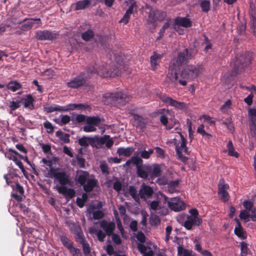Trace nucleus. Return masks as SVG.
I'll return each instance as SVG.
<instances>
[{
  "instance_id": "4",
  "label": "nucleus",
  "mask_w": 256,
  "mask_h": 256,
  "mask_svg": "<svg viewBox=\"0 0 256 256\" xmlns=\"http://www.w3.org/2000/svg\"><path fill=\"white\" fill-rule=\"evenodd\" d=\"M129 100L127 94L122 92H107L104 94L102 102L104 104L116 106L125 105Z\"/></svg>"
},
{
  "instance_id": "43",
  "label": "nucleus",
  "mask_w": 256,
  "mask_h": 256,
  "mask_svg": "<svg viewBox=\"0 0 256 256\" xmlns=\"http://www.w3.org/2000/svg\"><path fill=\"white\" fill-rule=\"evenodd\" d=\"M222 124L225 125L228 130L230 132H233L234 129V125L232 122V118L229 117L227 118L225 120L222 122Z\"/></svg>"
},
{
  "instance_id": "57",
  "label": "nucleus",
  "mask_w": 256,
  "mask_h": 256,
  "mask_svg": "<svg viewBox=\"0 0 256 256\" xmlns=\"http://www.w3.org/2000/svg\"><path fill=\"white\" fill-rule=\"evenodd\" d=\"M72 256H81V253L80 249L72 246L70 250H68Z\"/></svg>"
},
{
  "instance_id": "53",
  "label": "nucleus",
  "mask_w": 256,
  "mask_h": 256,
  "mask_svg": "<svg viewBox=\"0 0 256 256\" xmlns=\"http://www.w3.org/2000/svg\"><path fill=\"white\" fill-rule=\"evenodd\" d=\"M188 212L190 214V216H191V218L196 219L200 218L198 217L199 213L197 209L191 208L189 210Z\"/></svg>"
},
{
  "instance_id": "38",
  "label": "nucleus",
  "mask_w": 256,
  "mask_h": 256,
  "mask_svg": "<svg viewBox=\"0 0 256 256\" xmlns=\"http://www.w3.org/2000/svg\"><path fill=\"white\" fill-rule=\"evenodd\" d=\"M234 233L236 236L241 239L244 240L246 238V233L242 227L235 228L234 230Z\"/></svg>"
},
{
  "instance_id": "50",
  "label": "nucleus",
  "mask_w": 256,
  "mask_h": 256,
  "mask_svg": "<svg viewBox=\"0 0 256 256\" xmlns=\"http://www.w3.org/2000/svg\"><path fill=\"white\" fill-rule=\"evenodd\" d=\"M44 126L46 129V132L48 134H52L54 131V127L52 124L48 120H46L44 123Z\"/></svg>"
},
{
  "instance_id": "35",
  "label": "nucleus",
  "mask_w": 256,
  "mask_h": 256,
  "mask_svg": "<svg viewBox=\"0 0 256 256\" xmlns=\"http://www.w3.org/2000/svg\"><path fill=\"white\" fill-rule=\"evenodd\" d=\"M60 240L63 246L68 250L73 246L72 242L65 235L60 236Z\"/></svg>"
},
{
  "instance_id": "26",
  "label": "nucleus",
  "mask_w": 256,
  "mask_h": 256,
  "mask_svg": "<svg viewBox=\"0 0 256 256\" xmlns=\"http://www.w3.org/2000/svg\"><path fill=\"white\" fill-rule=\"evenodd\" d=\"M131 164H132L136 166L138 164H142L143 160L141 158H139L138 155H136L134 154L130 160L126 162L124 164V166H128Z\"/></svg>"
},
{
  "instance_id": "21",
  "label": "nucleus",
  "mask_w": 256,
  "mask_h": 256,
  "mask_svg": "<svg viewBox=\"0 0 256 256\" xmlns=\"http://www.w3.org/2000/svg\"><path fill=\"white\" fill-rule=\"evenodd\" d=\"M98 180L95 178L88 179L85 184L82 185L83 189L86 192H90L93 190L97 186Z\"/></svg>"
},
{
  "instance_id": "13",
  "label": "nucleus",
  "mask_w": 256,
  "mask_h": 256,
  "mask_svg": "<svg viewBox=\"0 0 256 256\" xmlns=\"http://www.w3.org/2000/svg\"><path fill=\"white\" fill-rule=\"evenodd\" d=\"M248 123L250 130L256 136V108H250L248 110Z\"/></svg>"
},
{
  "instance_id": "40",
  "label": "nucleus",
  "mask_w": 256,
  "mask_h": 256,
  "mask_svg": "<svg viewBox=\"0 0 256 256\" xmlns=\"http://www.w3.org/2000/svg\"><path fill=\"white\" fill-rule=\"evenodd\" d=\"M179 184L180 180H178L170 181L167 184L168 190L170 191L171 192H174V188L178 187Z\"/></svg>"
},
{
  "instance_id": "28",
  "label": "nucleus",
  "mask_w": 256,
  "mask_h": 256,
  "mask_svg": "<svg viewBox=\"0 0 256 256\" xmlns=\"http://www.w3.org/2000/svg\"><path fill=\"white\" fill-rule=\"evenodd\" d=\"M133 118L136 122L135 125L136 127L140 128L146 127V124L141 116L138 114H134Z\"/></svg>"
},
{
  "instance_id": "7",
  "label": "nucleus",
  "mask_w": 256,
  "mask_h": 256,
  "mask_svg": "<svg viewBox=\"0 0 256 256\" xmlns=\"http://www.w3.org/2000/svg\"><path fill=\"white\" fill-rule=\"evenodd\" d=\"M160 99L165 104H168L170 106H174L176 108L183 110L186 108V104L184 102H180L168 96L165 94H161L159 95Z\"/></svg>"
},
{
  "instance_id": "32",
  "label": "nucleus",
  "mask_w": 256,
  "mask_h": 256,
  "mask_svg": "<svg viewBox=\"0 0 256 256\" xmlns=\"http://www.w3.org/2000/svg\"><path fill=\"white\" fill-rule=\"evenodd\" d=\"M101 122V118L98 116H87L86 123L93 126H98Z\"/></svg>"
},
{
  "instance_id": "36",
  "label": "nucleus",
  "mask_w": 256,
  "mask_h": 256,
  "mask_svg": "<svg viewBox=\"0 0 256 256\" xmlns=\"http://www.w3.org/2000/svg\"><path fill=\"white\" fill-rule=\"evenodd\" d=\"M90 1L89 0H82L76 2V9L78 10H83L90 5Z\"/></svg>"
},
{
  "instance_id": "6",
  "label": "nucleus",
  "mask_w": 256,
  "mask_h": 256,
  "mask_svg": "<svg viewBox=\"0 0 256 256\" xmlns=\"http://www.w3.org/2000/svg\"><path fill=\"white\" fill-rule=\"evenodd\" d=\"M49 173L51 174L50 177H54L57 180L61 186H66V185H70L71 180L70 176L65 172H56L55 170L51 168L49 171Z\"/></svg>"
},
{
  "instance_id": "14",
  "label": "nucleus",
  "mask_w": 256,
  "mask_h": 256,
  "mask_svg": "<svg viewBox=\"0 0 256 256\" xmlns=\"http://www.w3.org/2000/svg\"><path fill=\"white\" fill-rule=\"evenodd\" d=\"M90 176L89 173L82 170H77L76 172L75 180L81 186L85 184Z\"/></svg>"
},
{
  "instance_id": "52",
  "label": "nucleus",
  "mask_w": 256,
  "mask_h": 256,
  "mask_svg": "<svg viewBox=\"0 0 256 256\" xmlns=\"http://www.w3.org/2000/svg\"><path fill=\"white\" fill-rule=\"evenodd\" d=\"M94 220H100L104 216V212L102 210L94 211L92 214Z\"/></svg>"
},
{
  "instance_id": "48",
  "label": "nucleus",
  "mask_w": 256,
  "mask_h": 256,
  "mask_svg": "<svg viewBox=\"0 0 256 256\" xmlns=\"http://www.w3.org/2000/svg\"><path fill=\"white\" fill-rule=\"evenodd\" d=\"M89 137L83 136L78 139V144L82 146H88L89 145Z\"/></svg>"
},
{
  "instance_id": "18",
  "label": "nucleus",
  "mask_w": 256,
  "mask_h": 256,
  "mask_svg": "<svg viewBox=\"0 0 256 256\" xmlns=\"http://www.w3.org/2000/svg\"><path fill=\"white\" fill-rule=\"evenodd\" d=\"M174 24L184 28H190L192 22L190 18L186 17L177 16L174 20Z\"/></svg>"
},
{
  "instance_id": "55",
  "label": "nucleus",
  "mask_w": 256,
  "mask_h": 256,
  "mask_svg": "<svg viewBox=\"0 0 256 256\" xmlns=\"http://www.w3.org/2000/svg\"><path fill=\"white\" fill-rule=\"evenodd\" d=\"M70 110H74L75 109L77 110H83L85 109L86 106L85 105L82 104H70Z\"/></svg>"
},
{
  "instance_id": "11",
  "label": "nucleus",
  "mask_w": 256,
  "mask_h": 256,
  "mask_svg": "<svg viewBox=\"0 0 256 256\" xmlns=\"http://www.w3.org/2000/svg\"><path fill=\"white\" fill-rule=\"evenodd\" d=\"M243 206L245 210L240 211L239 217L240 219L244 220L245 222L249 221L250 216V212L255 207H254V203L249 200H246L243 202Z\"/></svg>"
},
{
  "instance_id": "25",
  "label": "nucleus",
  "mask_w": 256,
  "mask_h": 256,
  "mask_svg": "<svg viewBox=\"0 0 256 256\" xmlns=\"http://www.w3.org/2000/svg\"><path fill=\"white\" fill-rule=\"evenodd\" d=\"M154 191L152 188L147 186H144L140 190L139 194L141 198H144L145 196L150 197L152 195Z\"/></svg>"
},
{
  "instance_id": "37",
  "label": "nucleus",
  "mask_w": 256,
  "mask_h": 256,
  "mask_svg": "<svg viewBox=\"0 0 256 256\" xmlns=\"http://www.w3.org/2000/svg\"><path fill=\"white\" fill-rule=\"evenodd\" d=\"M60 117H61L60 121L58 120H54V122L60 126L66 125L70 121V117L68 115L61 114Z\"/></svg>"
},
{
  "instance_id": "9",
  "label": "nucleus",
  "mask_w": 256,
  "mask_h": 256,
  "mask_svg": "<svg viewBox=\"0 0 256 256\" xmlns=\"http://www.w3.org/2000/svg\"><path fill=\"white\" fill-rule=\"evenodd\" d=\"M180 137L181 138V142L180 146H176V153L178 157V158L182 162H186L188 160V158L184 156L182 154V152L188 154V148L186 146V140L180 132H178Z\"/></svg>"
},
{
  "instance_id": "60",
  "label": "nucleus",
  "mask_w": 256,
  "mask_h": 256,
  "mask_svg": "<svg viewBox=\"0 0 256 256\" xmlns=\"http://www.w3.org/2000/svg\"><path fill=\"white\" fill-rule=\"evenodd\" d=\"M78 164L80 168H85V162L86 160L84 158H80L78 156H76V157Z\"/></svg>"
},
{
  "instance_id": "34",
  "label": "nucleus",
  "mask_w": 256,
  "mask_h": 256,
  "mask_svg": "<svg viewBox=\"0 0 256 256\" xmlns=\"http://www.w3.org/2000/svg\"><path fill=\"white\" fill-rule=\"evenodd\" d=\"M227 148L228 150V154L232 156H234L238 158L239 156L238 152L235 151L234 148L233 146L232 142L230 140L227 144Z\"/></svg>"
},
{
  "instance_id": "44",
  "label": "nucleus",
  "mask_w": 256,
  "mask_h": 256,
  "mask_svg": "<svg viewBox=\"0 0 256 256\" xmlns=\"http://www.w3.org/2000/svg\"><path fill=\"white\" fill-rule=\"evenodd\" d=\"M156 20V16L154 13V10L151 9L150 11L148 18L147 20V24H148L154 25Z\"/></svg>"
},
{
  "instance_id": "51",
  "label": "nucleus",
  "mask_w": 256,
  "mask_h": 256,
  "mask_svg": "<svg viewBox=\"0 0 256 256\" xmlns=\"http://www.w3.org/2000/svg\"><path fill=\"white\" fill-rule=\"evenodd\" d=\"M34 22L28 21L27 22L22 24L20 26V30L22 31H27L32 28L34 26Z\"/></svg>"
},
{
  "instance_id": "63",
  "label": "nucleus",
  "mask_w": 256,
  "mask_h": 256,
  "mask_svg": "<svg viewBox=\"0 0 256 256\" xmlns=\"http://www.w3.org/2000/svg\"><path fill=\"white\" fill-rule=\"evenodd\" d=\"M130 15L131 14L126 12L122 18L120 20V22L126 24L129 22Z\"/></svg>"
},
{
  "instance_id": "22",
  "label": "nucleus",
  "mask_w": 256,
  "mask_h": 256,
  "mask_svg": "<svg viewBox=\"0 0 256 256\" xmlns=\"http://www.w3.org/2000/svg\"><path fill=\"white\" fill-rule=\"evenodd\" d=\"M104 142L103 138L97 136L94 137H89V145H90L92 147L98 148L102 145H103Z\"/></svg>"
},
{
  "instance_id": "42",
  "label": "nucleus",
  "mask_w": 256,
  "mask_h": 256,
  "mask_svg": "<svg viewBox=\"0 0 256 256\" xmlns=\"http://www.w3.org/2000/svg\"><path fill=\"white\" fill-rule=\"evenodd\" d=\"M240 256H246L248 254L249 250L248 247V244L245 242H242L240 243Z\"/></svg>"
},
{
  "instance_id": "15",
  "label": "nucleus",
  "mask_w": 256,
  "mask_h": 256,
  "mask_svg": "<svg viewBox=\"0 0 256 256\" xmlns=\"http://www.w3.org/2000/svg\"><path fill=\"white\" fill-rule=\"evenodd\" d=\"M202 218H194L191 216H187L186 219L184 222V226L188 230H190L193 226H199L202 224Z\"/></svg>"
},
{
  "instance_id": "19",
  "label": "nucleus",
  "mask_w": 256,
  "mask_h": 256,
  "mask_svg": "<svg viewBox=\"0 0 256 256\" xmlns=\"http://www.w3.org/2000/svg\"><path fill=\"white\" fill-rule=\"evenodd\" d=\"M34 98L30 94L26 95L24 98H22L20 100V102L24 104V107L30 110H32L34 109Z\"/></svg>"
},
{
  "instance_id": "33",
  "label": "nucleus",
  "mask_w": 256,
  "mask_h": 256,
  "mask_svg": "<svg viewBox=\"0 0 256 256\" xmlns=\"http://www.w3.org/2000/svg\"><path fill=\"white\" fill-rule=\"evenodd\" d=\"M139 153L140 156V158H142L144 159H148L150 158V156L154 153L153 149H149L148 150H141L140 148H138L137 151V152Z\"/></svg>"
},
{
  "instance_id": "17",
  "label": "nucleus",
  "mask_w": 256,
  "mask_h": 256,
  "mask_svg": "<svg viewBox=\"0 0 256 256\" xmlns=\"http://www.w3.org/2000/svg\"><path fill=\"white\" fill-rule=\"evenodd\" d=\"M100 226L105 231L106 234L108 236H110L114 234L113 231L116 228V224L114 222H108L104 220L100 222Z\"/></svg>"
},
{
  "instance_id": "64",
  "label": "nucleus",
  "mask_w": 256,
  "mask_h": 256,
  "mask_svg": "<svg viewBox=\"0 0 256 256\" xmlns=\"http://www.w3.org/2000/svg\"><path fill=\"white\" fill-rule=\"evenodd\" d=\"M87 116L84 114H78L76 116V120L78 123H81L84 122H86Z\"/></svg>"
},
{
  "instance_id": "30",
  "label": "nucleus",
  "mask_w": 256,
  "mask_h": 256,
  "mask_svg": "<svg viewBox=\"0 0 256 256\" xmlns=\"http://www.w3.org/2000/svg\"><path fill=\"white\" fill-rule=\"evenodd\" d=\"M56 136L64 143L68 144L70 142V135L68 134H64L62 131L58 130L56 132Z\"/></svg>"
},
{
  "instance_id": "23",
  "label": "nucleus",
  "mask_w": 256,
  "mask_h": 256,
  "mask_svg": "<svg viewBox=\"0 0 256 256\" xmlns=\"http://www.w3.org/2000/svg\"><path fill=\"white\" fill-rule=\"evenodd\" d=\"M134 151V148L132 146H129L126 148L124 147L119 148L117 150V153L119 156H130Z\"/></svg>"
},
{
  "instance_id": "47",
  "label": "nucleus",
  "mask_w": 256,
  "mask_h": 256,
  "mask_svg": "<svg viewBox=\"0 0 256 256\" xmlns=\"http://www.w3.org/2000/svg\"><path fill=\"white\" fill-rule=\"evenodd\" d=\"M102 138H103L105 142L104 143V144H106V146L108 148H110L113 146L114 140L110 138V136L104 135V136L102 137Z\"/></svg>"
},
{
  "instance_id": "49",
  "label": "nucleus",
  "mask_w": 256,
  "mask_h": 256,
  "mask_svg": "<svg viewBox=\"0 0 256 256\" xmlns=\"http://www.w3.org/2000/svg\"><path fill=\"white\" fill-rule=\"evenodd\" d=\"M129 192L132 197L136 201L138 200L139 198L137 196V191L134 186H129Z\"/></svg>"
},
{
  "instance_id": "8",
  "label": "nucleus",
  "mask_w": 256,
  "mask_h": 256,
  "mask_svg": "<svg viewBox=\"0 0 256 256\" xmlns=\"http://www.w3.org/2000/svg\"><path fill=\"white\" fill-rule=\"evenodd\" d=\"M58 34L56 31L48 30H38L36 32V37L39 40H52L57 38Z\"/></svg>"
},
{
  "instance_id": "41",
  "label": "nucleus",
  "mask_w": 256,
  "mask_h": 256,
  "mask_svg": "<svg viewBox=\"0 0 256 256\" xmlns=\"http://www.w3.org/2000/svg\"><path fill=\"white\" fill-rule=\"evenodd\" d=\"M200 6L203 12H208L210 10V2L209 0H203L200 2Z\"/></svg>"
},
{
  "instance_id": "62",
  "label": "nucleus",
  "mask_w": 256,
  "mask_h": 256,
  "mask_svg": "<svg viewBox=\"0 0 256 256\" xmlns=\"http://www.w3.org/2000/svg\"><path fill=\"white\" fill-rule=\"evenodd\" d=\"M21 103L20 101L19 102H14L12 101L10 104V108L11 110H15L20 107V104Z\"/></svg>"
},
{
  "instance_id": "45",
  "label": "nucleus",
  "mask_w": 256,
  "mask_h": 256,
  "mask_svg": "<svg viewBox=\"0 0 256 256\" xmlns=\"http://www.w3.org/2000/svg\"><path fill=\"white\" fill-rule=\"evenodd\" d=\"M154 13L156 20L159 21H162L166 16V13L165 12L156 10H154Z\"/></svg>"
},
{
  "instance_id": "2",
  "label": "nucleus",
  "mask_w": 256,
  "mask_h": 256,
  "mask_svg": "<svg viewBox=\"0 0 256 256\" xmlns=\"http://www.w3.org/2000/svg\"><path fill=\"white\" fill-rule=\"evenodd\" d=\"M204 67L202 64H189L184 66L180 72V79L179 83L182 86L187 84L186 80H192L198 76L202 72Z\"/></svg>"
},
{
  "instance_id": "31",
  "label": "nucleus",
  "mask_w": 256,
  "mask_h": 256,
  "mask_svg": "<svg viewBox=\"0 0 256 256\" xmlns=\"http://www.w3.org/2000/svg\"><path fill=\"white\" fill-rule=\"evenodd\" d=\"M177 68H169V72L167 76V78L170 81L172 82H174L178 80V74L175 70Z\"/></svg>"
},
{
  "instance_id": "56",
  "label": "nucleus",
  "mask_w": 256,
  "mask_h": 256,
  "mask_svg": "<svg viewBox=\"0 0 256 256\" xmlns=\"http://www.w3.org/2000/svg\"><path fill=\"white\" fill-rule=\"evenodd\" d=\"M160 222L159 217L157 216H154L150 218V223L152 226H157Z\"/></svg>"
},
{
  "instance_id": "20",
  "label": "nucleus",
  "mask_w": 256,
  "mask_h": 256,
  "mask_svg": "<svg viewBox=\"0 0 256 256\" xmlns=\"http://www.w3.org/2000/svg\"><path fill=\"white\" fill-rule=\"evenodd\" d=\"M228 185L227 184H222L218 188V194L221 200L226 202L228 200L229 194L226 190L228 188Z\"/></svg>"
},
{
  "instance_id": "10",
  "label": "nucleus",
  "mask_w": 256,
  "mask_h": 256,
  "mask_svg": "<svg viewBox=\"0 0 256 256\" xmlns=\"http://www.w3.org/2000/svg\"><path fill=\"white\" fill-rule=\"evenodd\" d=\"M168 206L170 210L174 212H180L186 208L184 202L178 197L171 198L168 202Z\"/></svg>"
},
{
  "instance_id": "12",
  "label": "nucleus",
  "mask_w": 256,
  "mask_h": 256,
  "mask_svg": "<svg viewBox=\"0 0 256 256\" xmlns=\"http://www.w3.org/2000/svg\"><path fill=\"white\" fill-rule=\"evenodd\" d=\"M144 168L149 172L150 177L152 179L160 176L162 174V169L158 164L144 165Z\"/></svg>"
},
{
  "instance_id": "29",
  "label": "nucleus",
  "mask_w": 256,
  "mask_h": 256,
  "mask_svg": "<svg viewBox=\"0 0 256 256\" xmlns=\"http://www.w3.org/2000/svg\"><path fill=\"white\" fill-rule=\"evenodd\" d=\"M6 88L14 92L22 88L21 84L16 80H11L6 86Z\"/></svg>"
},
{
  "instance_id": "24",
  "label": "nucleus",
  "mask_w": 256,
  "mask_h": 256,
  "mask_svg": "<svg viewBox=\"0 0 256 256\" xmlns=\"http://www.w3.org/2000/svg\"><path fill=\"white\" fill-rule=\"evenodd\" d=\"M162 57V54H158L156 52H154L153 55L150 56V65L153 70L156 68L160 60Z\"/></svg>"
},
{
  "instance_id": "39",
  "label": "nucleus",
  "mask_w": 256,
  "mask_h": 256,
  "mask_svg": "<svg viewBox=\"0 0 256 256\" xmlns=\"http://www.w3.org/2000/svg\"><path fill=\"white\" fill-rule=\"evenodd\" d=\"M82 38L85 41H88L94 36V32L92 30L89 29L82 34Z\"/></svg>"
},
{
  "instance_id": "5",
  "label": "nucleus",
  "mask_w": 256,
  "mask_h": 256,
  "mask_svg": "<svg viewBox=\"0 0 256 256\" xmlns=\"http://www.w3.org/2000/svg\"><path fill=\"white\" fill-rule=\"evenodd\" d=\"M194 56V54L193 50L187 48H184L178 52V55L176 57L171 60L170 68H178L179 69L182 65L186 64Z\"/></svg>"
},
{
  "instance_id": "3",
  "label": "nucleus",
  "mask_w": 256,
  "mask_h": 256,
  "mask_svg": "<svg viewBox=\"0 0 256 256\" xmlns=\"http://www.w3.org/2000/svg\"><path fill=\"white\" fill-rule=\"evenodd\" d=\"M252 54L250 52L242 54L238 57L236 56L231 70L230 76H236L244 72L245 68L252 64Z\"/></svg>"
},
{
  "instance_id": "46",
  "label": "nucleus",
  "mask_w": 256,
  "mask_h": 256,
  "mask_svg": "<svg viewBox=\"0 0 256 256\" xmlns=\"http://www.w3.org/2000/svg\"><path fill=\"white\" fill-rule=\"evenodd\" d=\"M204 124H200L197 129V132L198 133L200 134L202 136H206L208 139L212 137V136L208 133H207L204 130Z\"/></svg>"
},
{
  "instance_id": "16",
  "label": "nucleus",
  "mask_w": 256,
  "mask_h": 256,
  "mask_svg": "<svg viewBox=\"0 0 256 256\" xmlns=\"http://www.w3.org/2000/svg\"><path fill=\"white\" fill-rule=\"evenodd\" d=\"M56 190L60 194H62L66 199L72 198L76 195V192L74 189L67 188L66 186H57Z\"/></svg>"
},
{
  "instance_id": "27",
  "label": "nucleus",
  "mask_w": 256,
  "mask_h": 256,
  "mask_svg": "<svg viewBox=\"0 0 256 256\" xmlns=\"http://www.w3.org/2000/svg\"><path fill=\"white\" fill-rule=\"evenodd\" d=\"M142 165V164H138L136 166V174L138 177L146 179L150 176V174L146 170H144Z\"/></svg>"
},
{
  "instance_id": "58",
  "label": "nucleus",
  "mask_w": 256,
  "mask_h": 256,
  "mask_svg": "<svg viewBox=\"0 0 256 256\" xmlns=\"http://www.w3.org/2000/svg\"><path fill=\"white\" fill-rule=\"evenodd\" d=\"M14 163L18 166V168L21 170L22 172L24 174V175H26V171L24 168L23 166L22 162L18 160L17 158H16V160H13Z\"/></svg>"
},
{
  "instance_id": "59",
  "label": "nucleus",
  "mask_w": 256,
  "mask_h": 256,
  "mask_svg": "<svg viewBox=\"0 0 256 256\" xmlns=\"http://www.w3.org/2000/svg\"><path fill=\"white\" fill-rule=\"evenodd\" d=\"M82 250L84 253L85 255H88L90 252V248L89 244L86 242L83 244H82Z\"/></svg>"
},
{
  "instance_id": "61",
  "label": "nucleus",
  "mask_w": 256,
  "mask_h": 256,
  "mask_svg": "<svg viewBox=\"0 0 256 256\" xmlns=\"http://www.w3.org/2000/svg\"><path fill=\"white\" fill-rule=\"evenodd\" d=\"M122 184L121 182L117 180L113 184V188L117 192H120L122 190Z\"/></svg>"
},
{
  "instance_id": "1",
  "label": "nucleus",
  "mask_w": 256,
  "mask_h": 256,
  "mask_svg": "<svg viewBox=\"0 0 256 256\" xmlns=\"http://www.w3.org/2000/svg\"><path fill=\"white\" fill-rule=\"evenodd\" d=\"M97 74L103 78L115 77L120 75L121 70L116 65L110 66L108 68L102 65L99 67L98 70H96L93 66H90L86 68L85 71L80 72L68 82L66 86L73 89H78L86 86L88 80Z\"/></svg>"
},
{
  "instance_id": "54",
  "label": "nucleus",
  "mask_w": 256,
  "mask_h": 256,
  "mask_svg": "<svg viewBox=\"0 0 256 256\" xmlns=\"http://www.w3.org/2000/svg\"><path fill=\"white\" fill-rule=\"evenodd\" d=\"M156 152V156L161 158H163L165 156V153L164 150L158 146L155 148Z\"/></svg>"
}]
</instances>
